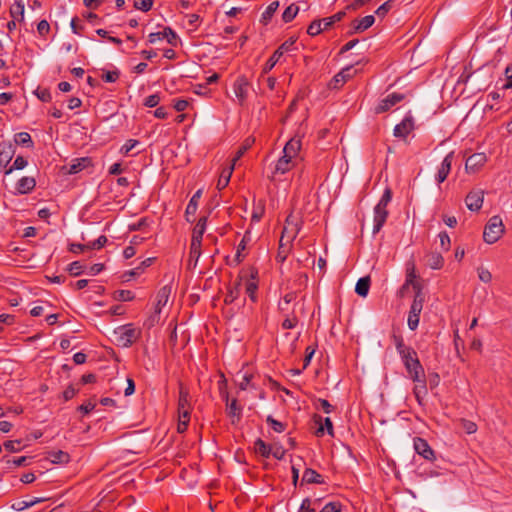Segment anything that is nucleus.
Returning <instances> with one entry per match:
<instances>
[{"instance_id": "obj_1", "label": "nucleus", "mask_w": 512, "mask_h": 512, "mask_svg": "<svg viewBox=\"0 0 512 512\" xmlns=\"http://www.w3.org/2000/svg\"><path fill=\"white\" fill-rule=\"evenodd\" d=\"M415 275L410 273L406 279L405 285H412L415 296L414 300L411 304L409 315H408V327L414 331L417 329L419 324L420 313L423 309V304L425 301L424 294L422 293L421 285L414 281Z\"/></svg>"}, {"instance_id": "obj_2", "label": "nucleus", "mask_w": 512, "mask_h": 512, "mask_svg": "<svg viewBox=\"0 0 512 512\" xmlns=\"http://www.w3.org/2000/svg\"><path fill=\"white\" fill-rule=\"evenodd\" d=\"M392 199V191L390 188H386L384 193L379 200L378 204L374 208V226L373 234H377L383 227L388 217L387 206Z\"/></svg>"}, {"instance_id": "obj_3", "label": "nucleus", "mask_w": 512, "mask_h": 512, "mask_svg": "<svg viewBox=\"0 0 512 512\" xmlns=\"http://www.w3.org/2000/svg\"><path fill=\"white\" fill-rule=\"evenodd\" d=\"M404 366L413 381H421L424 376V369L417 357L416 351L411 348L406 350L404 354H400Z\"/></svg>"}, {"instance_id": "obj_4", "label": "nucleus", "mask_w": 512, "mask_h": 512, "mask_svg": "<svg viewBox=\"0 0 512 512\" xmlns=\"http://www.w3.org/2000/svg\"><path fill=\"white\" fill-rule=\"evenodd\" d=\"M505 231L503 221L500 216H492L485 225L483 239L488 244L497 242Z\"/></svg>"}, {"instance_id": "obj_5", "label": "nucleus", "mask_w": 512, "mask_h": 512, "mask_svg": "<svg viewBox=\"0 0 512 512\" xmlns=\"http://www.w3.org/2000/svg\"><path fill=\"white\" fill-rule=\"evenodd\" d=\"M140 331L131 324L124 325L114 331L117 344L122 347H130L140 337Z\"/></svg>"}, {"instance_id": "obj_6", "label": "nucleus", "mask_w": 512, "mask_h": 512, "mask_svg": "<svg viewBox=\"0 0 512 512\" xmlns=\"http://www.w3.org/2000/svg\"><path fill=\"white\" fill-rule=\"evenodd\" d=\"M299 231V219L292 214L288 215L285 221L282 235L280 237V248H283L285 246L283 240H286L287 244H291L293 240L297 237Z\"/></svg>"}, {"instance_id": "obj_7", "label": "nucleus", "mask_w": 512, "mask_h": 512, "mask_svg": "<svg viewBox=\"0 0 512 512\" xmlns=\"http://www.w3.org/2000/svg\"><path fill=\"white\" fill-rule=\"evenodd\" d=\"M295 41L296 40L294 38H289L284 43H282L278 47V49L272 54V56L268 59V61L266 62L265 66L263 68V72L267 73L270 70H272L274 68V66L277 64V62L279 61V59L281 58V56L285 52H288L292 49L293 45L295 44Z\"/></svg>"}, {"instance_id": "obj_8", "label": "nucleus", "mask_w": 512, "mask_h": 512, "mask_svg": "<svg viewBox=\"0 0 512 512\" xmlns=\"http://www.w3.org/2000/svg\"><path fill=\"white\" fill-rule=\"evenodd\" d=\"M484 190L480 188L472 189L465 198V203L470 211H478L481 209L484 201Z\"/></svg>"}, {"instance_id": "obj_9", "label": "nucleus", "mask_w": 512, "mask_h": 512, "mask_svg": "<svg viewBox=\"0 0 512 512\" xmlns=\"http://www.w3.org/2000/svg\"><path fill=\"white\" fill-rule=\"evenodd\" d=\"M414 119L411 115H407L399 124L394 127L393 135L397 138L406 139V137L414 130Z\"/></svg>"}, {"instance_id": "obj_10", "label": "nucleus", "mask_w": 512, "mask_h": 512, "mask_svg": "<svg viewBox=\"0 0 512 512\" xmlns=\"http://www.w3.org/2000/svg\"><path fill=\"white\" fill-rule=\"evenodd\" d=\"M249 86V81L245 76H239L233 84V90L240 105H243L247 99Z\"/></svg>"}, {"instance_id": "obj_11", "label": "nucleus", "mask_w": 512, "mask_h": 512, "mask_svg": "<svg viewBox=\"0 0 512 512\" xmlns=\"http://www.w3.org/2000/svg\"><path fill=\"white\" fill-rule=\"evenodd\" d=\"M178 413L181 418L190 417L189 392L182 384L179 387Z\"/></svg>"}, {"instance_id": "obj_12", "label": "nucleus", "mask_w": 512, "mask_h": 512, "mask_svg": "<svg viewBox=\"0 0 512 512\" xmlns=\"http://www.w3.org/2000/svg\"><path fill=\"white\" fill-rule=\"evenodd\" d=\"M414 449L415 451L422 456L424 459L433 461L435 459V454L428 442L420 437H416L414 439Z\"/></svg>"}, {"instance_id": "obj_13", "label": "nucleus", "mask_w": 512, "mask_h": 512, "mask_svg": "<svg viewBox=\"0 0 512 512\" xmlns=\"http://www.w3.org/2000/svg\"><path fill=\"white\" fill-rule=\"evenodd\" d=\"M405 98L403 94L400 93H392L389 94L386 98L382 99L378 106L375 108V112L377 114L384 113L388 111L395 104L399 103Z\"/></svg>"}, {"instance_id": "obj_14", "label": "nucleus", "mask_w": 512, "mask_h": 512, "mask_svg": "<svg viewBox=\"0 0 512 512\" xmlns=\"http://www.w3.org/2000/svg\"><path fill=\"white\" fill-rule=\"evenodd\" d=\"M15 154V149L10 142L0 143V171L8 169L7 166Z\"/></svg>"}, {"instance_id": "obj_15", "label": "nucleus", "mask_w": 512, "mask_h": 512, "mask_svg": "<svg viewBox=\"0 0 512 512\" xmlns=\"http://www.w3.org/2000/svg\"><path fill=\"white\" fill-rule=\"evenodd\" d=\"M487 161L484 153H475L469 156L465 163V169L469 173H475L482 167Z\"/></svg>"}, {"instance_id": "obj_16", "label": "nucleus", "mask_w": 512, "mask_h": 512, "mask_svg": "<svg viewBox=\"0 0 512 512\" xmlns=\"http://www.w3.org/2000/svg\"><path fill=\"white\" fill-rule=\"evenodd\" d=\"M374 22L375 18L373 15H367L359 20L356 19L351 23V30L348 32V35L364 32L370 28Z\"/></svg>"}, {"instance_id": "obj_17", "label": "nucleus", "mask_w": 512, "mask_h": 512, "mask_svg": "<svg viewBox=\"0 0 512 512\" xmlns=\"http://www.w3.org/2000/svg\"><path fill=\"white\" fill-rule=\"evenodd\" d=\"M168 35H171V38L169 39V44L173 45V46H176L177 44V35L176 33L169 27H166L163 31L161 32H153V33H150L148 38H149V42L151 44H154L156 43L157 41H160V40H163L165 39V36H168Z\"/></svg>"}, {"instance_id": "obj_18", "label": "nucleus", "mask_w": 512, "mask_h": 512, "mask_svg": "<svg viewBox=\"0 0 512 512\" xmlns=\"http://www.w3.org/2000/svg\"><path fill=\"white\" fill-rule=\"evenodd\" d=\"M355 72L356 71L353 70L352 66H347L343 68L339 73H337L334 76L331 83V87L339 88L342 84H344L346 81L352 78Z\"/></svg>"}, {"instance_id": "obj_19", "label": "nucleus", "mask_w": 512, "mask_h": 512, "mask_svg": "<svg viewBox=\"0 0 512 512\" xmlns=\"http://www.w3.org/2000/svg\"><path fill=\"white\" fill-rule=\"evenodd\" d=\"M453 156H454V153L450 152L449 154L446 155V157L442 161L441 166H440L437 176H436V180L438 181V183L444 182L446 180L447 176L449 175L451 166H452Z\"/></svg>"}, {"instance_id": "obj_20", "label": "nucleus", "mask_w": 512, "mask_h": 512, "mask_svg": "<svg viewBox=\"0 0 512 512\" xmlns=\"http://www.w3.org/2000/svg\"><path fill=\"white\" fill-rule=\"evenodd\" d=\"M301 149V139L297 137L291 138L284 146L283 153L288 158H295Z\"/></svg>"}, {"instance_id": "obj_21", "label": "nucleus", "mask_w": 512, "mask_h": 512, "mask_svg": "<svg viewBox=\"0 0 512 512\" xmlns=\"http://www.w3.org/2000/svg\"><path fill=\"white\" fill-rule=\"evenodd\" d=\"M171 294V287L164 286L157 293V303L155 306V314H160L162 307L166 306Z\"/></svg>"}, {"instance_id": "obj_22", "label": "nucleus", "mask_w": 512, "mask_h": 512, "mask_svg": "<svg viewBox=\"0 0 512 512\" xmlns=\"http://www.w3.org/2000/svg\"><path fill=\"white\" fill-rule=\"evenodd\" d=\"M48 498L45 497H32L25 500H19L12 504V508L16 511H22L26 508L32 507L37 503L46 501Z\"/></svg>"}, {"instance_id": "obj_23", "label": "nucleus", "mask_w": 512, "mask_h": 512, "mask_svg": "<svg viewBox=\"0 0 512 512\" xmlns=\"http://www.w3.org/2000/svg\"><path fill=\"white\" fill-rule=\"evenodd\" d=\"M36 186V181L33 177H22L17 183V191L20 194H27L31 192Z\"/></svg>"}, {"instance_id": "obj_24", "label": "nucleus", "mask_w": 512, "mask_h": 512, "mask_svg": "<svg viewBox=\"0 0 512 512\" xmlns=\"http://www.w3.org/2000/svg\"><path fill=\"white\" fill-rule=\"evenodd\" d=\"M46 458L54 464H66L70 461V455L62 450L49 451Z\"/></svg>"}, {"instance_id": "obj_25", "label": "nucleus", "mask_w": 512, "mask_h": 512, "mask_svg": "<svg viewBox=\"0 0 512 512\" xmlns=\"http://www.w3.org/2000/svg\"><path fill=\"white\" fill-rule=\"evenodd\" d=\"M207 217H201L195 225L191 241L202 243V237L206 230Z\"/></svg>"}, {"instance_id": "obj_26", "label": "nucleus", "mask_w": 512, "mask_h": 512, "mask_svg": "<svg viewBox=\"0 0 512 512\" xmlns=\"http://www.w3.org/2000/svg\"><path fill=\"white\" fill-rule=\"evenodd\" d=\"M315 422L320 424L319 428L316 431L317 436H323L325 429L330 436L334 435L333 424L329 417H326L324 419V425H322V417L321 416H315Z\"/></svg>"}, {"instance_id": "obj_27", "label": "nucleus", "mask_w": 512, "mask_h": 512, "mask_svg": "<svg viewBox=\"0 0 512 512\" xmlns=\"http://www.w3.org/2000/svg\"><path fill=\"white\" fill-rule=\"evenodd\" d=\"M201 190L195 192V194L191 197L185 211L186 220L191 222L190 216H193L198 208V200L201 197Z\"/></svg>"}, {"instance_id": "obj_28", "label": "nucleus", "mask_w": 512, "mask_h": 512, "mask_svg": "<svg viewBox=\"0 0 512 512\" xmlns=\"http://www.w3.org/2000/svg\"><path fill=\"white\" fill-rule=\"evenodd\" d=\"M302 481L309 483V484H311V483L323 484L324 483V479H323L322 475H320L318 472H316L315 470H313L311 468L305 469L303 476H302Z\"/></svg>"}, {"instance_id": "obj_29", "label": "nucleus", "mask_w": 512, "mask_h": 512, "mask_svg": "<svg viewBox=\"0 0 512 512\" xmlns=\"http://www.w3.org/2000/svg\"><path fill=\"white\" fill-rule=\"evenodd\" d=\"M91 164V160L88 157L75 159L72 164H70L68 168L69 174H76L82 171L84 168L88 167Z\"/></svg>"}, {"instance_id": "obj_30", "label": "nucleus", "mask_w": 512, "mask_h": 512, "mask_svg": "<svg viewBox=\"0 0 512 512\" xmlns=\"http://www.w3.org/2000/svg\"><path fill=\"white\" fill-rule=\"evenodd\" d=\"M10 16L18 22L24 21V3L22 1H15L10 7Z\"/></svg>"}, {"instance_id": "obj_31", "label": "nucleus", "mask_w": 512, "mask_h": 512, "mask_svg": "<svg viewBox=\"0 0 512 512\" xmlns=\"http://www.w3.org/2000/svg\"><path fill=\"white\" fill-rule=\"evenodd\" d=\"M234 166L235 165L231 163V165L228 168L223 169L217 182L218 190H223L228 185L234 170Z\"/></svg>"}, {"instance_id": "obj_32", "label": "nucleus", "mask_w": 512, "mask_h": 512, "mask_svg": "<svg viewBox=\"0 0 512 512\" xmlns=\"http://www.w3.org/2000/svg\"><path fill=\"white\" fill-rule=\"evenodd\" d=\"M293 158H288L286 155H283L278 161L275 166V173H281L285 174L286 172L290 171L293 167L292 163Z\"/></svg>"}, {"instance_id": "obj_33", "label": "nucleus", "mask_w": 512, "mask_h": 512, "mask_svg": "<svg viewBox=\"0 0 512 512\" xmlns=\"http://www.w3.org/2000/svg\"><path fill=\"white\" fill-rule=\"evenodd\" d=\"M369 288L370 278L362 277L356 283L355 292L361 297H366L369 292Z\"/></svg>"}, {"instance_id": "obj_34", "label": "nucleus", "mask_w": 512, "mask_h": 512, "mask_svg": "<svg viewBox=\"0 0 512 512\" xmlns=\"http://www.w3.org/2000/svg\"><path fill=\"white\" fill-rule=\"evenodd\" d=\"M427 263L432 269H440L444 264V258L440 253L433 252L428 255Z\"/></svg>"}, {"instance_id": "obj_35", "label": "nucleus", "mask_w": 512, "mask_h": 512, "mask_svg": "<svg viewBox=\"0 0 512 512\" xmlns=\"http://www.w3.org/2000/svg\"><path fill=\"white\" fill-rule=\"evenodd\" d=\"M420 385H416L414 388V395L416 397L417 402L422 405L424 396L427 394L426 384H425V375L421 377V381H417Z\"/></svg>"}, {"instance_id": "obj_36", "label": "nucleus", "mask_w": 512, "mask_h": 512, "mask_svg": "<svg viewBox=\"0 0 512 512\" xmlns=\"http://www.w3.org/2000/svg\"><path fill=\"white\" fill-rule=\"evenodd\" d=\"M256 275H257V271L254 269H251L250 276H251L252 280H254L256 278ZM257 288H258V286L255 281H248L246 283V293L249 295V297L252 301H255V299H256Z\"/></svg>"}, {"instance_id": "obj_37", "label": "nucleus", "mask_w": 512, "mask_h": 512, "mask_svg": "<svg viewBox=\"0 0 512 512\" xmlns=\"http://www.w3.org/2000/svg\"><path fill=\"white\" fill-rule=\"evenodd\" d=\"M254 451L257 454L268 458L271 454V447L267 445L263 440L257 439L254 443Z\"/></svg>"}, {"instance_id": "obj_38", "label": "nucleus", "mask_w": 512, "mask_h": 512, "mask_svg": "<svg viewBox=\"0 0 512 512\" xmlns=\"http://www.w3.org/2000/svg\"><path fill=\"white\" fill-rule=\"evenodd\" d=\"M250 240V232L247 231L237 247V252L235 255V260L237 261V263H240L244 259V255L242 254V252L246 249L247 242Z\"/></svg>"}, {"instance_id": "obj_39", "label": "nucleus", "mask_w": 512, "mask_h": 512, "mask_svg": "<svg viewBox=\"0 0 512 512\" xmlns=\"http://www.w3.org/2000/svg\"><path fill=\"white\" fill-rule=\"evenodd\" d=\"M278 7H279V1L271 2L267 6L266 10L262 13V22L267 24L273 17L274 13L277 11Z\"/></svg>"}, {"instance_id": "obj_40", "label": "nucleus", "mask_w": 512, "mask_h": 512, "mask_svg": "<svg viewBox=\"0 0 512 512\" xmlns=\"http://www.w3.org/2000/svg\"><path fill=\"white\" fill-rule=\"evenodd\" d=\"M346 15L345 11H340L336 14H334L333 16L331 17H327V18H324L322 19V22H323V29L324 30H327L329 29L330 27H332L336 22H339L341 21L344 16Z\"/></svg>"}, {"instance_id": "obj_41", "label": "nucleus", "mask_w": 512, "mask_h": 512, "mask_svg": "<svg viewBox=\"0 0 512 512\" xmlns=\"http://www.w3.org/2000/svg\"><path fill=\"white\" fill-rule=\"evenodd\" d=\"M299 12V7L295 4L289 5L282 14L285 23L291 22Z\"/></svg>"}, {"instance_id": "obj_42", "label": "nucleus", "mask_w": 512, "mask_h": 512, "mask_svg": "<svg viewBox=\"0 0 512 512\" xmlns=\"http://www.w3.org/2000/svg\"><path fill=\"white\" fill-rule=\"evenodd\" d=\"M254 143V139L247 138L243 144L239 147L238 151L236 152L234 158L232 159V164L235 165V163L245 154V152L252 146Z\"/></svg>"}, {"instance_id": "obj_43", "label": "nucleus", "mask_w": 512, "mask_h": 512, "mask_svg": "<svg viewBox=\"0 0 512 512\" xmlns=\"http://www.w3.org/2000/svg\"><path fill=\"white\" fill-rule=\"evenodd\" d=\"M15 143L18 145H25L27 147L33 146V141L29 133L27 132H20L15 134Z\"/></svg>"}, {"instance_id": "obj_44", "label": "nucleus", "mask_w": 512, "mask_h": 512, "mask_svg": "<svg viewBox=\"0 0 512 512\" xmlns=\"http://www.w3.org/2000/svg\"><path fill=\"white\" fill-rule=\"evenodd\" d=\"M200 255H201V243L191 241L189 262H192L194 260V266H195Z\"/></svg>"}, {"instance_id": "obj_45", "label": "nucleus", "mask_w": 512, "mask_h": 512, "mask_svg": "<svg viewBox=\"0 0 512 512\" xmlns=\"http://www.w3.org/2000/svg\"><path fill=\"white\" fill-rule=\"evenodd\" d=\"M241 411L242 408L238 405L236 399H233L230 403H227V413L230 417H236L239 420Z\"/></svg>"}, {"instance_id": "obj_46", "label": "nucleus", "mask_w": 512, "mask_h": 512, "mask_svg": "<svg viewBox=\"0 0 512 512\" xmlns=\"http://www.w3.org/2000/svg\"><path fill=\"white\" fill-rule=\"evenodd\" d=\"M27 166V160L22 156H17L11 167L4 171L5 175L12 173L13 170H21Z\"/></svg>"}, {"instance_id": "obj_47", "label": "nucleus", "mask_w": 512, "mask_h": 512, "mask_svg": "<svg viewBox=\"0 0 512 512\" xmlns=\"http://www.w3.org/2000/svg\"><path fill=\"white\" fill-rule=\"evenodd\" d=\"M240 295V283H237L234 287L230 288L225 296V303L230 304L234 302Z\"/></svg>"}, {"instance_id": "obj_48", "label": "nucleus", "mask_w": 512, "mask_h": 512, "mask_svg": "<svg viewBox=\"0 0 512 512\" xmlns=\"http://www.w3.org/2000/svg\"><path fill=\"white\" fill-rule=\"evenodd\" d=\"M323 22L322 20H314L307 29V33L311 36H316L323 31Z\"/></svg>"}, {"instance_id": "obj_49", "label": "nucleus", "mask_w": 512, "mask_h": 512, "mask_svg": "<svg viewBox=\"0 0 512 512\" xmlns=\"http://www.w3.org/2000/svg\"><path fill=\"white\" fill-rule=\"evenodd\" d=\"M392 339H393V342H394L399 354H404V352H406V350H409L412 348V347L406 346L404 344V341H403V338L401 335L393 334Z\"/></svg>"}, {"instance_id": "obj_50", "label": "nucleus", "mask_w": 512, "mask_h": 512, "mask_svg": "<svg viewBox=\"0 0 512 512\" xmlns=\"http://www.w3.org/2000/svg\"><path fill=\"white\" fill-rule=\"evenodd\" d=\"M266 421L275 432L282 433L286 429V425L284 423L275 420L272 416H268Z\"/></svg>"}, {"instance_id": "obj_51", "label": "nucleus", "mask_w": 512, "mask_h": 512, "mask_svg": "<svg viewBox=\"0 0 512 512\" xmlns=\"http://www.w3.org/2000/svg\"><path fill=\"white\" fill-rule=\"evenodd\" d=\"M67 270L72 276H79L84 270V265L80 261H74L69 264Z\"/></svg>"}, {"instance_id": "obj_52", "label": "nucleus", "mask_w": 512, "mask_h": 512, "mask_svg": "<svg viewBox=\"0 0 512 512\" xmlns=\"http://www.w3.org/2000/svg\"><path fill=\"white\" fill-rule=\"evenodd\" d=\"M153 6V0H135L134 7L143 12L149 11Z\"/></svg>"}, {"instance_id": "obj_53", "label": "nucleus", "mask_w": 512, "mask_h": 512, "mask_svg": "<svg viewBox=\"0 0 512 512\" xmlns=\"http://www.w3.org/2000/svg\"><path fill=\"white\" fill-rule=\"evenodd\" d=\"M115 299L119 301H131L134 299V294L129 290H118L115 292Z\"/></svg>"}, {"instance_id": "obj_54", "label": "nucleus", "mask_w": 512, "mask_h": 512, "mask_svg": "<svg viewBox=\"0 0 512 512\" xmlns=\"http://www.w3.org/2000/svg\"><path fill=\"white\" fill-rule=\"evenodd\" d=\"M120 76L119 70L107 71L102 74L101 78L105 82H115Z\"/></svg>"}, {"instance_id": "obj_55", "label": "nucleus", "mask_w": 512, "mask_h": 512, "mask_svg": "<svg viewBox=\"0 0 512 512\" xmlns=\"http://www.w3.org/2000/svg\"><path fill=\"white\" fill-rule=\"evenodd\" d=\"M342 505L340 502H329L327 503L320 512H341Z\"/></svg>"}, {"instance_id": "obj_56", "label": "nucleus", "mask_w": 512, "mask_h": 512, "mask_svg": "<svg viewBox=\"0 0 512 512\" xmlns=\"http://www.w3.org/2000/svg\"><path fill=\"white\" fill-rule=\"evenodd\" d=\"M479 279L484 283H489L492 280V274L484 267L477 269Z\"/></svg>"}, {"instance_id": "obj_57", "label": "nucleus", "mask_w": 512, "mask_h": 512, "mask_svg": "<svg viewBox=\"0 0 512 512\" xmlns=\"http://www.w3.org/2000/svg\"><path fill=\"white\" fill-rule=\"evenodd\" d=\"M461 424L467 434H473L477 431V425L472 421L462 419Z\"/></svg>"}, {"instance_id": "obj_58", "label": "nucleus", "mask_w": 512, "mask_h": 512, "mask_svg": "<svg viewBox=\"0 0 512 512\" xmlns=\"http://www.w3.org/2000/svg\"><path fill=\"white\" fill-rule=\"evenodd\" d=\"M298 323V319L295 315L293 316H287L284 321L282 322V328L283 329H292L294 328Z\"/></svg>"}, {"instance_id": "obj_59", "label": "nucleus", "mask_w": 512, "mask_h": 512, "mask_svg": "<svg viewBox=\"0 0 512 512\" xmlns=\"http://www.w3.org/2000/svg\"><path fill=\"white\" fill-rule=\"evenodd\" d=\"M316 408L322 409L327 414L331 413L334 409V407L326 399H318Z\"/></svg>"}, {"instance_id": "obj_60", "label": "nucleus", "mask_w": 512, "mask_h": 512, "mask_svg": "<svg viewBox=\"0 0 512 512\" xmlns=\"http://www.w3.org/2000/svg\"><path fill=\"white\" fill-rule=\"evenodd\" d=\"M160 102V97L158 94H153V95H150L148 96L146 99H145V102H144V105L147 106V107H155L159 104Z\"/></svg>"}, {"instance_id": "obj_61", "label": "nucleus", "mask_w": 512, "mask_h": 512, "mask_svg": "<svg viewBox=\"0 0 512 512\" xmlns=\"http://www.w3.org/2000/svg\"><path fill=\"white\" fill-rule=\"evenodd\" d=\"M439 240H440L441 247L444 250L448 251L449 248H450V237H449V235L446 232H441L439 234Z\"/></svg>"}, {"instance_id": "obj_62", "label": "nucleus", "mask_w": 512, "mask_h": 512, "mask_svg": "<svg viewBox=\"0 0 512 512\" xmlns=\"http://www.w3.org/2000/svg\"><path fill=\"white\" fill-rule=\"evenodd\" d=\"M37 31L40 35L45 36L50 31V25L47 20H41L37 25Z\"/></svg>"}, {"instance_id": "obj_63", "label": "nucleus", "mask_w": 512, "mask_h": 512, "mask_svg": "<svg viewBox=\"0 0 512 512\" xmlns=\"http://www.w3.org/2000/svg\"><path fill=\"white\" fill-rule=\"evenodd\" d=\"M391 1L392 0H388L385 3H383L381 6L378 7L375 13L380 17H384L391 8Z\"/></svg>"}, {"instance_id": "obj_64", "label": "nucleus", "mask_w": 512, "mask_h": 512, "mask_svg": "<svg viewBox=\"0 0 512 512\" xmlns=\"http://www.w3.org/2000/svg\"><path fill=\"white\" fill-rule=\"evenodd\" d=\"M299 512H315V509L311 508V500L309 498H305L302 501Z\"/></svg>"}]
</instances>
